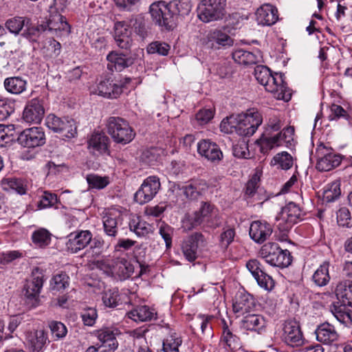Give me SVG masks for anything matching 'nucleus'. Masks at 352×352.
<instances>
[{
    "label": "nucleus",
    "mask_w": 352,
    "mask_h": 352,
    "mask_svg": "<svg viewBox=\"0 0 352 352\" xmlns=\"http://www.w3.org/2000/svg\"><path fill=\"white\" fill-rule=\"evenodd\" d=\"M335 294L342 305L352 307V281L339 283L336 287Z\"/></svg>",
    "instance_id": "35"
},
{
    "label": "nucleus",
    "mask_w": 352,
    "mask_h": 352,
    "mask_svg": "<svg viewBox=\"0 0 352 352\" xmlns=\"http://www.w3.org/2000/svg\"><path fill=\"white\" fill-rule=\"evenodd\" d=\"M49 327L56 340L63 339L67 333L66 326L61 322L51 321L49 323Z\"/></svg>",
    "instance_id": "59"
},
{
    "label": "nucleus",
    "mask_w": 352,
    "mask_h": 352,
    "mask_svg": "<svg viewBox=\"0 0 352 352\" xmlns=\"http://www.w3.org/2000/svg\"><path fill=\"white\" fill-rule=\"evenodd\" d=\"M109 138L102 132H94L87 140V148L94 155H101L108 152Z\"/></svg>",
    "instance_id": "25"
},
{
    "label": "nucleus",
    "mask_w": 352,
    "mask_h": 352,
    "mask_svg": "<svg viewBox=\"0 0 352 352\" xmlns=\"http://www.w3.org/2000/svg\"><path fill=\"white\" fill-rule=\"evenodd\" d=\"M195 212L208 227L216 228L220 223L219 210L210 202L202 201L199 209Z\"/></svg>",
    "instance_id": "21"
},
{
    "label": "nucleus",
    "mask_w": 352,
    "mask_h": 352,
    "mask_svg": "<svg viewBox=\"0 0 352 352\" xmlns=\"http://www.w3.org/2000/svg\"><path fill=\"white\" fill-rule=\"evenodd\" d=\"M17 140L24 147L40 146L45 142V133L40 127L26 129L19 135Z\"/></svg>",
    "instance_id": "15"
},
{
    "label": "nucleus",
    "mask_w": 352,
    "mask_h": 352,
    "mask_svg": "<svg viewBox=\"0 0 352 352\" xmlns=\"http://www.w3.org/2000/svg\"><path fill=\"white\" fill-rule=\"evenodd\" d=\"M333 314L340 322L346 325L352 323V311L347 309L346 306L335 307Z\"/></svg>",
    "instance_id": "55"
},
{
    "label": "nucleus",
    "mask_w": 352,
    "mask_h": 352,
    "mask_svg": "<svg viewBox=\"0 0 352 352\" xmlns=\"http://www.w3.org/2000/svg\"><path fill=\"white\" fill-rule=\"evenodd\" d=\"M232 57L234 61L239 65H253L258 62L260 52L258 50L250 52L243 48H239L232 52Z\"/></svg>",
    "instance_id": "31"
},
{
    "label": "nucleus",
    "mask_w": 352,
    "mask_h": 352,
    "mask_svg": "<svg viewBox=\"0 0 352 352\" xmlns=\"http://www.w3.org/2000/svg\"><path fill=\"white\" fill-rule=\"evenodd\" d=\"M57 201L56 194L45 191L42 195L38 206L41 209L46 208L54 206Z\"/></svg>",
    "instance_id": "63"
},
{
    "label": "nucleus",
    "mask_w": 352,
    "mask_h": 352,
    "mask_svg": "<svg viewBox=\"0 0 352 352\" xmlns=\"http://www.w3.org/2000/svg\"><path fill=\"white\" fill-rule=\"evenodd\" d=\"M47 340V334L44 330H37L27 336V341L33 351H40Z\"/></svg>",
    "instance_id": "39"
},
{
    "label": "nucleus",
    "mask_w": 352,
    "mask_h": 352,
    "mask_svg": "<svg viewBox=\"0 0 352 352\" xmlns=\"http://www.w3.org/2000/svg\"><path fill=\"white\" fill-rule=\"evenodd\" d=\"M170 49V45L166 43L154 41L148 45L146 51L148 54H157L161 56H166Z\"/></svg>",
    "instance_id": "58"
},
{
    "label": "nucleus",
    "mask_w": 352,
    "mask_h": 352,
    "mask_svg": "<svg viewBox=\"0 0 352 352\" xmlns=\"http://www.w3.org/2000/svg\"><path fill=\"white\" fill-rule=\"evenodd\" d=\"M129 318L135 322H146L155 319L157 312L155 309L146 305L138 306L126 313Z\"/></svg>",
    "instance_id": "34"
},
{
    "label": "nucleus",
    "mask_w": 352,
    "mask_h": 352,
    "mask_svg": "<svg viewBox=\"0 0 352 352\" xmlns=\"http://www.w3.org/2000/svg\"><path fill=\"white\" fill-rule=\"evenodd\" d=\"M243 326L248 331H255L259 334L265 331L267 320L260 314H249L242 320Z\"/></svg>",
    "instance_id": "32"
},
{
    "label": "nucleus",
    "mask_w": 352,
    "mask_h": 352,
    "mask_svg": "<svg viewBox=\"0 0 352 352\" xmlns=\"http://www.w3.org/2000/svg\"><path fill=\"white\" fill-rule=\"evenodd\" d=\"M254 306V297L245 292L236 293L233 304V311L236 314H243L248 312Z\"/></svg>",
    "instance_id": "29"
},
{
    "label": "nucleus",
    "mask_w": 352,
    "mask_h": 352,
    "mask_svg": "<svg viewBox=\"0 0 352 352\" xmlns=\"http://www.w3.org/2000/svg\"><path fill=\"white\" fill-rule=\"evenodd\" d=\"M45 113L43 106L38 99L31 100L25 106L23 112V119L27 123L38 124Z\"/></svg>",
    "instance_id": "22"
},
{
    "label": "nucleus",
    "mask_w": 352,
    "mask_h": 352,
    "mask_svg": "<svg viewBox=\"0 0 352 352\" xmlns=\"http://www.w3.org/2000/svg\"><path fill=\"white\" fill-rule=\"evenodd\" d=\"M292 156L286 151L277 153L272 160L271 165L276 166L278 168L288 170L293 166Z\"/></svg>",
    "instance_id": "45"
},
{
    "label": "nucleus",
    "mask_w": 352,
    "mask_h": 352,
    "mask_svg": "<svg viewBox=\"0 0 352 352\" xmlns=\"http://www.w3.org/2000/svg\"><path fill=\"white\" fill-rule=\"evenodd\" d=\"M203 43L207 48L219 50L232 46L234 39L224 31L214 29L208 32Z\"/></svg>",
    "instance_id": "11"
},
{
    "label": "nucleus",
    "mask_w": 352,
    "mask_h": 352,
    "mask_svg": "<svg viewBox=\"0 0 352 352\" xmlns=\"http://www.w3.org/2000/svg\"><path fill=\"white\" fill-rule=\"evenodd\" d=\"M315 333L317 340L325 344H331L336 342L339 338L334 326L329 323H323L319 325L316 329Z\"/></svg>",
    "instance_id": "30"
},
{
    "label": "nucleus",
    "mask_w": 352,
    "mask_h": 352,
    "mask_svg": "<svg viewBox=\"0 0 352 352\" xmlns=\"http://www.w3.org/2000/svg\"><path fill=\"white\" fill-rule=\"evenodd\" d=\"M107 133L118 144H126L135 136V133L129 122L120 117H110L107 121Z\"/></svg>",
    "instance_id": "6"
},
{
    "label": "nucleus",
    "mask_w": 352,
    "mask_h": 352,
    "mask_svg": "<svg viewBox=\"0 0 352 352\" xmlns=\"http://www.w3.org/2000/svg\"><path fill=\"white\" fill-rule=\"evenodd\" d=\"M87 182L89 188L96 189H103L110 183L108 176H100L96 174H89L87 176Z\"/></svg>",
    "instance_id": "50"
},
{
    "label": "nucleus",
    "mask_w": 352,
    "mask_h": 352,
    "mask_svg": "<svg viewBox=\"0 0 352 352\" xmlns=\"http://www.w3.org/2000/svg\"><path fill=\"white\" fill-rule=\"evenodd\" d=\"M198 153L211 162H218L223 157L219 146L209 140H202L197 144Z\"/></svg>",
    "instance_id": "24"
},
{
    "label": "nucleus",
    "mask_w": 352,
    "mask_h": 352,
    "mask_svg": "<svg viewBox=\"0 0 352 352\" xmlns=\"http://www.w3.org/2000/svg\"><path fill=\"white\" fill-rule=\"evenodd\" d=\"M32 241L39 247H44L50 244L51 234L44 228L39 229L33 232Z\"/></svg>",
    "instance_id": "52"
},
{
    "label": "nucleus",
    "mask_w": 352,
    "mask_h": 352,
    "mask_svg": "<svg viewBox=\"0 0 352 352\" xmlns=\"http://www.w3.org/2000/svg\"><path fill=\"white\" fill-rule=\"evenodd\" d=\"M121 219L119 211L109 210L102 218L104 231L109 236L115 237L118 230V223Z\"/></svg>",
    "instance_id": "33"
},
{
    "label": "nucleus",
    "mask_w": 352,
    "mask_h": 352,
    "mask_svg": "<svg viewBox=\"0 0 352 352\" xmlns=\"http://www.w3.org/2000/svg\"><path fill=\"white\" fill-rule=\"evenodd\" d=\"M44 283V275L41 270L35 268L32 272L31 277L24 285L25 296L32 301V305L36 307L38 304L39 294Z\"/></svg>",
    "instance_id": "10"
},
{
    "label": "nucleus",
    "mask_w": 352,
    "mask_h": 352,
    "mask_svg": "<svg viewBox=\"0 0 352 352\" xmlns=\"http://www.w3.org/2000/svg\"><path fill=\"white\" fill-rule=\"evenodd\" d=\"M130 230L138 237H144L153 232V227L139 217H133L129 222Z\"/></svg>",
    "instance_id": "37"
},
{
    "label": "nucleus",
    "mask_w": 352,
    "mask_h": 352,
    "mask_svg": "<svg viewBox=\"0 0 352 352\" xmlns=\"http://www.w3.org/2000/svg\"><path fill=\"white\" fill-rule=\"evenodd\" d=\"M256 16L258 24L267 26L272 25L278 20V9L272 4H263L257 9Z\"/></svg>",
    "instance_id": "27"
},
{
    "label": "nucleus",
    "mask_w": 352,
    "mask_h": 352,
    "mask_svg": "<svg viewBox=\"0 0 352 352\" xmlns=\"http://www.w3.org/2000/svg\"><path fill=\"white\" fill-rule=\"evenodd\" d=\"M2 185L5 190H13L20 195L26 192V187L21 179L16 178H6L2 181Z\"/></svg>",
    "instance_id": "49"
},
{
    "label": "nucleus",
    "mask_w": 352,
    "mask_h": 352,
    "mask_svg": "<svg viewBox=\"0 0 352 352\" xmlns=\"http://www.w3.org/2000/svg\"><path fill=\"white\" fill-rule=\"evenodd\" d=\"M283 340L292 347L300 346L304 343V338L300 325L295 320H288L283 329Z\"/></svg>",
    "instance_id": "16"
},
{
    "label": "nucleus",
    "mask_w": 352,
    "mask_h": 352,
    "mask_svg": "<svg viewBox=\"0 0 352 352\" xmlns=\"http://www.w3.org/2000/svg\"><path fill=\"white\" fill-rule=\"evenodd\" d=\"M330 263L324 261L314 272L312 280L318 287L326 286L331 280L329 274Z\"/></svg>",
    "instance_id": "38"
},
{
    "label": "nucleus",
    "mask_w": 352,
    "mask_h": 352,
    "mask_svg": "<svg viewBox=\"0 0 352 352\" xmlns=\"http://www.w3.org/2000/svg\"><path fill=\"white\" fill-rule=\"evenodd\" d=\"M45 125L63 138L70 139L77 133V126L74 119L68 117L60 118L54 114H49L45 118Z\"/></svg>",
    "instance_id": "8"
},
{
    "label": "nucleus",
    "mask_w": 352,
    "mask_h": 352,
    "mask_svg": "<svg viewBox=\"0 0 352 352\" xmlns=\"http://www.w3.org/2000/svg\"><path fill=\"white\" fill-rule=\"evenodd\" d=\"M191 8L190 0H171L168 3L165 1H158L150 6V13L157 24L170 30L173 25V16L187 15Z\"/></svg>",
    "instance_id": "1"
},
{
    "label": "nucleus",
    "mask_w": 352,
    "mask_h": 352,
    "mask_svg": "<svg viewBox=\"0 0 352 352\" xmlns=\"http://www.w3.org/2000/svg\"><path fill=\"white\" fill-rule=\"evenodd\" d=\"M272 232L271 224L265 221H254L250 225L249 234L256 243H262L269 239Z\"/></svg>",
    "instance_id": "26"
},
{
    "label": "nucleus",
    "mask_w": 352,
    "mask_h": 352,
    "mask_svg": "<svg viewBox=\"0 0 352 352\" xmlns=\"http://www.w3.org/2000/svg\"><path fill=\"white\" fill-rule=\"evenodd\" d=\"M4 87L12 94H20L26 89L27 82L21 77H9L4 80Z\"/></svg>",
    "instance_id": "44"
},
{
    "label": "nucleus",
    "mask_w": 352,
    "mask_h": 352,
    "mask_svg": "<svg viewBox=\"0 0 352 352\" xmlns=\"http://www.w3.org/2000/svg\"><path fill=\"white\" fill-rule=\"evenodd\" d=\"M118 330L113 328H103L98 330L96 336L100 342L98 344L106 352H114L118 346V342L116 336Z\"/></svg>",
    "instance_id": "23"
},
{
    "label": "nucleus",
    "mask_w": 352,
    "mask_h": 352,
    "mask_svg": "<svg viewBox=\"0 0 352 352\" xmlns=\"http://www.w3.org/2000/svg\"><path fill=\"white\" fill-rule=\"evenodd\" d=\"M129 80V78H126L124 83L118 84L110 78H104L100 80L95 86H93L91 88V92L108 98H116L122 92L124 85L128 83Z\"/></svg>",
    "instance_id": "13"
},
{
    "label": "nucleus",
    "mask_w": 352,
    "mask_h": 352,
    "mask_svg": "<svg viewBox=\"0 0 352 352\" xmlns=\"http://www.w3.org/2000/svg\"><path fill=\"white\" fill-rule=\"evenodd\" d=\"M16 138L15 127L13 124H0V146H4Z\"/></svg>",
    "instance_id": "47"
},
{
    "label": "nucleus",
    "mask_w": 352,
    "mask_h": 352,
    "mask_svg": "<svg viewBox=\"0 0 352 352\" xmlns=\"http://www.w3.org/2000/svg\"><path fill=\"white\" fill-rule=\"evenodd\" d=\"M214 316L211 315L199 314L197 317V322L200 327L201 332L208 336L212 334V320Z\"/></svg>",
    "instance_id": "60"
},
{
    "label": "nucleus",
    "mask_w": 352,
    "mask_h": 352,
    "mask_svg": "<svg viewBox=\"0 0 352 352\" xmlns=\"http://www.w3.org/2000/svg\"><path fill=\"white\" fill-rule=\"evenodd\" d=\"M182 344V337L175 333H172L164 340L162 352H179Z\"/></svg>",
    "instance_id": "46"
},
{
    "label": "nucleus",
    "mask_w": 352,
    "mask_h": 352,
    "mask_svg": "<svg viewBox=\"0 0 352 352\" xmlns=\"http://www.w3.org/2000/svg\"><path fill=\"white\" fill-rule=\"evenodd\" d=\"M116 258L105 257L95 262L96 267L102 270L109 276H113V270Z\"/></svg>",
    "instance_id": "54"
},
{
    "label": "nucleus",
    "mask_w": 352,
    "mask_h": 352,
    "mask_svg": "<svg viewBox=\"0 0 352 352\" xmlns=\"http://www.w3.org/2000/svg\"><path fill=\"white\" fill-rule=\"evenodd\" d=\"M131 28L134 30L142 39L146 38L149 34V28L141 14L133 16L129 19Z\"/></svg>",
    "instance_id": "43"
},
{
    "label": "nucleus",
    "mask_w": 352,
    "mask_h": 352,
    "mask_svg": "<svg viewBox=\"0 0 352 352\" xmlns=\"http://www.w3.org/2000/svg\"><path fill=\"white\" fill-rule=\"evenodd\" d=\"M201 183L194 182L193 183H190L185 186H182V188H179V186H174L172 192H182L186 195L187 198L190 199H195L199 197L201 191L205 189L206 186V184H204L202 186H201Z\"/></svg>",
    "instance_id": "42"
},
{
    "label": "nucleus",
    "mask_w": 352,
    "mask_h": 352,
    "mask_svg": "<svg viewBox=\"0 0 352 352\" xmlns=\"http://www.w3.org/2000/svg\"><path fill=\"white\" fill-rule=\"evenodd\" d=\"M69 285V277L66 273H60L53 276L50 280V287L52 290L61 292Z\"/></svg>",
    "instance_id": "48"
},
{
    "label": "nucleus",
    "mask_w": 352,
    "mask_h": 352,
    "mask_svg": "<svg viewBox=\"0 0 352 352\" xmlns=\"http://www.w3.org/2000/svg\"><path fill=\"white\" fill-rule=\"evenodd\" d=\"M318 162L316 168L320 171H329L338 167L342 157L340 155L333 153L331 149L325 146H319L317 149Z\"/></svg>",
    "instance_id": "14"
},
{
    "label": "nucleus",
    "mask_w": 352,
    "mask_h": 352,
    "mask_svg": "<svg viewBox=\"0 0 352 352\" xmlns=\"http://www.w3.org/2000/svg\"><path fill=\"white\" fill-rule=\"evenodd\" d=\"M102 300L106 307H116L120 300L118 289L113 288L106 291L102 295Z\"/></svg>",
    "instance_id": "53"
},
{
    "label": "nucleus",
    "mask_w": 352,
    "mask_h": 352,
    "mask_svg": "<svg viewBox=\"0 0 352 352\" xmlns=\"http://www.w3.org/2000/svg\"><path fill=\"white\" fill-rule=\"evenodd\" d=\"M294 128L287 126L276 134L263 132L262 136L256 141L262 153L266 154L275 147L285 145L289 148L294 145Z\"/></svg>",
    "instance_id": "3"
},
{
    "label": "nucleus",
    "mask_w": 352,
    "mask_h": 352,
    "mask_svg": "<svg viewBox=\"0 0 352 352\" xmlns=\"http://www.w3.org/2000/svg\"><path fill=\"white\" fill-rule=\"evenodd\" d=\"M246 267L261 287L263 288L266 291H271L274 288V280L270 276L263 271L261 267V265L258 260H250L247 263Z\"/></svg>",
    "instance_id": "17"
},
{
    "label": "nucleus",
    "mask_w": 352,
    "mask_h": 352,
    "mask_svg": "<svg viewBox=\"0 0 352 352\" xmlns=\"http://www.w3.org/2000/svg\"><path fill=\"white\" fill-rule=\"evenodd\" d=\"M204 223L200 217L195 212L192 214L186 215L182 221V227L185 230L190 231Z\"/></svg>",
    "instance_id": "62"
},
{
    "label": "nucleus",
    "mask_w": 352,
    "mask_h": 352,
    "mask_svg": "<svg viewBox=\"0 0 352 352\" xmlns=\"http://www.w3.org/2000/svg\"><path fill=\"white\" fill-rule=\"evenodd\" d=\"M259 255L267 263L274 267L284 268L292 263L289 251L281 249L276 243L264 244L259 250Z\"/></svg>",
    "instance_id": "4"
},
{
    "label": "nucleus",
    "mask_w": 352,
    "mask_h": 352,
    "mask_svg": "<svg viewBox=\"0 0 352 352\" xmlns=\"http://www.w3.org/2000/svg\"><path fill=\"white\" fill-rule=\"evenodd\" d=\"M48 27L50 30L55 31H65L69 32L70 26L66 21L65 16L57 14L53 19H50L48 21Z\"/></svg>",
    "instance_id": "51"
},
{
    "label": "nucleus",
    "mask_w": 352,
    "mask_h": 352,
    "mask_svg": "<svg viewBox=\"0 0 352 352\" xmlns=\"http://www.w3.org/2000/svg\"><path fill=\"white\" fill-rule=\"evenodd\" d=\"M107 58L109 61L107 68L112 72L114 70L122 71L133 63L132 58L128 57L125 54H120L116 52H110Z\"/></svg>",
    "instance_id": "28"
},
{
    "label": "nucleus",
    "mask_w": 352,
    "mask_h": 352,
    "mask_svg": "<svg viewBox=\"0 0 352 352\" xmlns=\"http://www.w3.org/2000/svg\"><path fill=\"white\" fill-rule=\"evenodd\" d=\"M15 103L8 98H0V120L8 118L14 111Z\"/></svg>",
    "instance_id": "57"
},
{
    "label": "nucleus",
    "mask_w": 352,
    "mask_h": 352,
    "mask_svg": "<svg viewBox=\"0 0 352 352\" xmlns=\"http://www.w3.org/2000/svg\"><path fill=\"white\" fill-rule=\"evenodd\" d=\"M129 19L116 21L114 23V38L117 45L123 50H129L132 45L131 31Z\"/></svg>",
    "instance_id": "19"
},
{
    "label": "nucleus",
    "mask_w": 352,
    "mask_h": 352,
    "mask_svg": "<svg viewBox=\"0 0 352 352\" xmlns=\"http://www.w3.org/2000/svg\"><path fill=\"white\" fill-rule=\"evenodd\" d=\"M304 212L300 207L296 203L291 201L283 208L280 213V220L285 223V230H289L292 227L302 221Z\"/></svg>",
    "instance_id": "20"
},
{
    "label": "nucleus",
    "mask_w": 352,
    "mask_h": 352,
    "mask_svg": "<svg viewBox=\"0 0 352 352\" xmlns=\"http://www.w3.org/2000/svg\"><path fill=\"white\" fill-rule=\"evenodd\" d=\"M214 114L212 109H202L196 113L195 119L199 125H204L213 118Z\"/></svg>",
    "instance_id": "64"
},
{
    "label": "nucleus",
    "mask_w": 352,
    "mask_h": 352,
    "mask_svg": "<svg viewBox=\"0 0 352 352\" xmlns=\"http://www.w3.org/2000/svg\"><path fill=\"white\" fill-rule=\"evenodd\" d=\"M341 195L340 182L335 181L332 182L324 192V199L327 202L334 201Z\"/></svg>",
    "instance_id": "56"
},
{
    "label": "nucleus",
    "mask_w": 352,
    "mask_h": 352,
    "mask_svg": "<svg viewBox=\"0 0 352 352\" xmlns=\"http://www.w3.org/2000/svg\"><path fill=\"white\" fill-rule=\"evenodd\" d=\"M261 176V172L259 170H256L246 183L243 192L244 197L248 201H250L252 197L258 191V189L261 188L260 186Z\"/></svg>",
    "instance_id": "41"
},
{
    "label": "nucleus",
    "mask_w": 352,
    "mask_h": 352,
    "mask_svg": "<svg viewBox=\"0 0 352 352\" xmlns=\"http://www.w3.org/2000/svg\"><path fill=\"white\" fill-rule=\"evenodd\" d=\"M221 341L232 351L240 349L241 346L239 338L233 333L225 320H223V333Z\"/></svg>",
    "instance_id": "40"
},
{
    "label": "nucleus",
    "mask_w": 352,
    "mask_h": 352,
    "mask_svg": "<svg viewBox=\"0 0 352 352\" xmlns=\"http://www.w3.org/2000/svg\"><path fill=\"white\" fill-rule=\"evenodd\" d=\"M254 74L258 82L264 86L267 91L272 93L275 98L285 101L291 99L292 94L285 84L281 74L273 75L266 66L257 65Z\"/></svg>",
    "instance_id": "2"
},
{
    "label": "nucleus",
    "mask_w": 352,
    "mask_h": 352,
    "mask_svg": "<svg viewBox=\"0 0 352 352\" xmlns=\"http://www.w3.org/2000/svg\"><path fill=\"white\" fill-rule=\"evenodd\" d=\"M236 120V130L240 135L252 136L263 122L261 113L254 108L232 117Z\"/></svg>",
    "instance_id": "5"
},
{
    "label": "nucleus",
    "mask_w": 352,
    "mask_h": 352,
    "mask_svg": "<svg viewBox=\"0 0 352 352\" xmlns=\"http://www.w3.org/2000/svg\"><path fill=\"white\" fill-rule=\"evenodd\" d=\"M337 221L339 226L342 227H352V218L351 212L347 208H341L337 212Z\"/></svg>",
    "instance_id": "61"
},
{
    "label": "nucleus",
    "mask_w": 352,
    "mask_h": 352,
    "mask_svg": "<svg viewBox=\"0 0 352 352\" xmlns=\"http://www.w3.org/2000/svg\"><path fill=\"white\" fill-rule=\"evenodd\" d=\"M67 238V250L75 254L88 245L91 241L92 234L89 230H80L70 233Z\"/></svg>",
    "instance_id": "18"
},
{
    "label": "nucleus",
    "mask_w": 352,
    "mask_h": 352,
    "mask_svg": "<svg viewBox=\"0 0 352 352\" xmlns=\"http://www.w3.org/2000/svg\"><path fill=\"white\" fill-rule=\"evenodd\" d=\"M226 0H201L197 7V16L204 23L217 21L225 14Z\"/></svg>",
    "instance_id": "7"
},
{
    "label": "nucleus",
    "mask_w": 352,
    "mask_h": 352,
    "mask_svg": "<svg viewBox=\"0 0 352 352\" xmlns=\"http://www.w3.org/2000/svg\"><path fill=\"white\" fill-rule=\"evenodd\" d=\"M134 267L130 261L124 258H116L113 276L120 280H126L133 274Z\"/></svg>",
    "instance_id": "36"
},
{
    "label": "nucleus",
    "mask_w": 352,
    "mask_h": 352,
    "mask_svg": "<svg viewBox=\"0 0 352 352\" xmlns=\"http://www.w3.org/2000/svg\"><path fill=\"white\" fill-rule=\"evenodd\" d=\"M206 245L204 236L201 232H195L183 241L182 253L188 261L194 262L198 257L197 250Z\"/></svg>",
    "instance_id": "12"
},
{
    "label": "nucleus",
    "mask_w": 352,
    "mask_h": 352,
    "mask_svg": "<svg viewBox=\"0 0 352 352\" xmlns=\"http://www.w3.org/2000/svg\"><path fill=\"white\" fill-rule=\"evenodd\" d=\"M161 188L160 178L157 176L146 177L134 195L135 201L144 204L151 201Z\"/></svg>",
    "instance_id": "9"
}]
</instances>
